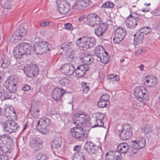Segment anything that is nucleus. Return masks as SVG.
Returning a JSON list of instances; mask_svg holds the SVG:
<instances>
[{"label":"nucleus","instance_id":"a19ab883","mask_svg":"<svg viewBox=\"0 0 160 160\" xmlns=\"http://www.w3.org/2000/svg\"><path fill=\"white\" fill-rule=\"evenodd\" d=\"M75 51L74 50H72L69 55L67 58V60L70 62H73L75 60Z\"/></svg>","mask_w":160,"mask_h":160},{"label":"nucleus","instance_id":"49530a36","mask_svg":"<svg viewBox=\"0 0 160 160\" xmlns=\"http://www.w3.org/2000/svg\"><path fill=\"white\" fill-rule=\"evenodd\" d=\"M105 160H116L112 152H107L106 155Z\"/></svg>","mask_w":160,"mask_h":160},{"label":"nucleus","instance_id":"9b49d317","mask_svg":"<svg viewBox=\"0 0 160 160\" xmlns=\"http://www.w3.org/2000/svg\"><path fill=\"white\" fill-rule=\"evenodd\" d=\"M74 66L71 63H65L60 68V70L62 73L67 75H70L74 72Z\"/></svg>","mask_w":160,"mask_h":160},{"label":"nucleus","instance_id":"09e8293b","mask_svg":"<svg viewBox=\"0 0 160 160\" xmlns=\"http://www.w3.org/2000/svg\"><path fill=\"white\" fill-rule=\"evenodd\" d=\"M69 81V79L66 78H62L59 81V83L62 86H64L66 84H68Z\"/></svg>","mask_w":160,"mask_h":160},{"label":"nucleus","instance_id":"f03ea898","mask_svg":"<svg viewBox=\"0 0 160 160\" xmlns=\"http://www.w3.org/2000/svg\"><path fill=\"white\" fill-rule=\"evenodd\" d=\"M33 51V48L30 44L27 43H21L15 47L13 54L16 58H20L25 54L27 55L31 54Z\"/></svg>","mask_w":160,"mask_h":160},{"label":"nucleus","instance_id":"a878e982","mask_svg":"<svg viewBox=\"0 0 160 160\" xmlns=\"http://www.w3.org/2000/svg\"><path fill=\"white\" fill-rule=\"evenodd\" d=\"M129 148V146L127 143H122L118 145L117 150L122 153H125L127 152Z\"/></svg>","mask_w":160,"mask_h":160},{"label":"nucleus","instance_id":"7c9ffc66","mask_svg":"<svg viewBox=\"0 0 160 160\" xmlns=\"http://www.w3.org/2000/svg\"><path fill=\"white\" fill-rule=\"evenodd\" d=\"M2 60L3 62L1 65V67L3 68L7 67L11 64L9 58L4 55L2 58Z\"/></svg>","mask_w":160,"mask_h":160},{"label":"nucleus","instance_id":"e2e57ef3","mask_svg":"<svg viewBox=\"0 0 160 160\" xmlns=\"http://www.w3.org/2000/svg\"><path fill=\"white\" fill-rule=\"evenodd\" d=\"M17 81V78H16L13 77H12L10 78V80H8V81H6L7 82H15L14 83H16V82Z\"/></svg>","mask_w":160,"mask_h":160},{"label":"nucleus","instance_id":"8fccbe9b","mask_svg":"<svg viewBox=\"0 0 160 160\" xmlns=\"http://www.w3.org/2000/svg\"><path fill=\"white\" fill-rule=\"evenodd\" d=\"M104 115L100 113H97L95 115V120H103L104 118Z\"/></svg>","mask_w":160,"mask_h":160},{"label":"nucleus","instance_id":"39448f33","mask_svg":"<svg viewBox=\"0 0 160 160\" xmlns=\"http://www.w3.org/2000/svg\"><path fill=\"white\" fill-rule=\"evenodd\" d=\"M51 123L50 120L48 118H41L37 122L36 129L42 133H46L47 128Z\"/></svg>","mask_w":160,"mask_h":160},{"label":"nucleus","instance_id":"4c0bfd02","mask_svg":"<svg viewBox=\"0 0 160 160\" xmlns=\"http://www.w3.org/2000/svg\"><path fill=\"white\" fill-rule=\"evenodd\" d=\"M110 103L109 102H107L101 100L100 99L98 102L97 105L99 108H104L106 107L107 105H109Z\"/></svg>","mask_w":160,"mask_h":160},{"label":"nucleus","instance_id":"0e129e2a","mask_svg":"<svg viewBox=\"0 0 160 160\" xmlns=\"http://www.w3.org/2000/svg\"><path fill=\"white\" fill-rule=\"evenodd\" d=\"M49 23V22L48 21H42L40 23V25L42 27H45L47 26H48Z\"/></svg>","mask_w":160,"mask_h":160},{"label":"nucleus","instance_id":"f3484780","mask_svg":"<svg viewBox=\"0 0 160 160\" xmlns=\"http://www.w3.org/2000/svg\"><path fill=\"white\" fill-rule=\"evenodd\" d=\"M90 3V0H77L76 3L72 8L76 9H82L87 7Z\"/></svg>","mask_w":160,"mask_h":160},{"label":"nucleus","instance_id":"4be33fe9","mask_svg":"<svg viewBox=\"0 0 160 160\" xmlns=\"http://www.w3.org/2000/svg\"><path fill=\"white\" fill-rule=\"evenodd\" d=\"M11 82H7L5 85L6 88L11 93H14L17 91V83Z\"/></svg>","mask_w":160,"mask_h":160},{"label":"nucleus","instance_id":"393cba45","mask_svg":"<svg viewBox=\"0 0 160 160\" xmlns=\"http://www.w3.org/2000/svg\"><path fill=\"white\" fill-rule=\"evenodd\" d=\"M62 138L61 137H56L52 141V145L54 148H58L62 144Z\"/></svg>","mask_w":160,"mask_h":160},{"label":"nucleus","instance_id":"f8f14e48","mask_svg":"<svg viewBox=\"0 0 160 160\" xmlns=\"http://www.w3.org/2000/svg\"><path fill=\"white\" fill-rule=\"evenodd\" d=\"M108 27L107 24L102 23L98 25L95 29V33L98 38L102 39L104 33Z\"/></svg>","mask_w":160,"mask_h":160},{"label":"nucleus","instance_id":"7ed1b4c3","mask_svg":"<svg viewBox=\"0 0 160 160\" xmlns=\"http://www.w3.org/2000/svg\"><path fill=\"white\" fill-rule=\"evenodd\" d=\"M13 140L8 135L3 134L0 136V151L6 153L13 150Z\"/></svg>","mask_w":160,"mask_h":160},{"label":"nucleus","instance_id":"c03bdc74","mask_svg":"<svg viewBox=\"0 0 160 160\" xmlns=\"http://www.w3.org/2000/svg\"><path fill=\"white\" fill-rule=\"evenodd\" d=\"M142 130L145 134H150L152 132V130L151 128L148 126L143 127L142 129Z\"/></svg>","mask_w":160,"mask_h":160},{"label":"nucleus","instance_id":"052dcab7","mask_svg":"<svg viewBox=\"0 0 160 160\" xmlns=\"http://www.w3.org/2000/svg\"><path fill=\"white\" fill-rule=\"evenodd\" d=\"M77 160H85V155L82 153V152H79V157Z\"/></svg>","mask_w":160,"mask_h":160},{"label":"nucleus","instance_id":"79ce46f5","mask_svg":"<svg viewBox=\"0 0 160 160\" xmlns=\"http://www.w3.org/2000/svg\"><path fill=\"white\" fill-rule=\"evenodd\" d=\"M103 120H95V122L96 123L92 126V128L96 127H104V122H102Z\"/></svg>","mask_w":160,"mask_h":160},{"label":"nucleus","instance_id":"20e7f679","mask_svg":"<svg viewBox=\"0 0 160 160\" xmlns=\"http://www.w3.org/2000/svg\"><path fill=\"white\" fill-rule=\"evenodd\" d=\"M96 42V39L95 38L86 36L79 38L76 42V44L79 47L84 50L93 47Z\"/></svg>","mask_w":160,"mask_h":160},{"label":"nucleus","instance_id":"3c124183","mask_svg":"<svg viewBox=\"0 0 160 160\" xmlns=\"http://www.w3.org/2000/svg\"><path fill=\"white\" fill-rule=\"evenodd\" d=\"M101 100L107 102H109V95L107 94H106L104 95H103L101 97Z\"/></svg>","mask_w":160,"mask_h":160},{"label":"nucleus","instance_id":"bf43d9fd","mask_svg":"<svg viewBox=\"0 0 160 160\" xmlns=\"http://www.w3.org/2000/svg\"><path fill=\"white\" fill-rule=\"evenodd\" d=\"M18 39L21 40V39H19L18 36H16L15 34V33H14L13 35L10 38V40L11 42H13L15 40H17Z\"/></svg>","mask_w":160,"mask_h":160},{"label":"nucleus","instance_id":"680f3d73","mask_svg":"<svg viewBox=\"0 0 160 160\" xmlns=\"http://www.w3.org/2000/svg\"><path fill=\"white\" fill-rule=\"evenodd\" d=\"M143 52V49L141 48L138 49L135 52V55L138 56Z\"/></svg>","mask_w":160,"mask_h":160},{"label":"nucleus","instance_id":"423d86ee","mask_svg":"<svg viewBox=\"0 0 160 160\" xmlns=\"http://www.w3.org/2000/svg\"><path fill=\"white\" fill-rule=\"evenodd\" d=\"M25 73L27 77H32L38 75L39 72L38 67L35 64L26 66L24 69Z\"/></svg>","mask_w":160,"mask_h":160},{"label":"nucleus","instance_id":"6e6552de","mask_svg":"<svg viewBox=\"0 0 160 160\" xmlns=\"http://www.w3.org/2000/svg\"><path fill=\"white\" fill-rule=\"evenodd\" d=\"M132 128L129 126H127L123 128L119 135L120 139L123 140L128 139L132 136Z\"/></svg>","mask_w":160,"mask_h":160},{"label":"nucleus","instance_id":"a211bd4d","mask_svg":"<svg viewBox=\"0 0 160 160\" xmlns=\"http://www.w3.org/2000/svg\"><path fill=\"white\" fill-rule=\"evenodd\" d=\"M145 81L144 82V85L148 87L153 86L157 84L158 81L155 77L146 76L145 78Z\"/></svg>","mask_w":160,"mask_h":160},{"label":"nucleus","instance_id":"5fc2aeb1","mask_svg":"<svg viewBox=\"0 0 160 160\" xmlns=\"http://www.w3.org/2000/svg\"><path fill=\"white\" fill-rule=\"evenodd\" d=\"M122 158V157L121 154L118 152H115V159L116 160H121Z\"/></svg>","mask_w":160,"mask_h":160},{"label":"nucleus","instance_id":"c756f323","mask_svg":"<svg viewBox=\"0 0 160 160\" xmlns=\"http://www.w3.org/2000/svg\"><path fill=\"white\" fill-rule=\"evenodd\" d=\"M104 52V48L101 45L96 47L94 50V54L98 57H100Z\"/></svg>","mask_w":160,"mask_h":160},{"label":"nucleus","instance_id":"ea45409f","mask_svg":"<svg viewBox=\"0 0 160 160\" xmlns=\"http://www.w3.org/2000/svg\"><path fill=\"white\" fill-rule=\"evenodd\" d=\"M36 160H48V158L45 155L38 153L36 155Z\"/></svg>","mask_w":160,"mask_h":160},{"label":"nucleus","instance_id":"cd10ccee","mask_svg":"<svg viewBox=\"0 0 160 160\" xmlns=\"http://www.w3.org/2000/svg\"><path fill=\"white\" fill-rule=\"evenodd\" d=\"M38 107L32 103L30 111L31 114L35 118H37L39 115V111L38 109Z\"/></svg>","mask_w":160,"mask_h":160},{"label":"nucleus","instance_id":"69168bd1","mask_svg":"<svg viewBox=\"0 0 160 160\" xmlns=\"http://www.w3.org/2000/svg\"><path fill=\"white\" fill-rule=\"evenodd\" d=\"M7 156L3 154L0 155V160H8Z\"/></svg>","mask_w":160,"mask_h":160},{"label":"nucleus","instance_id":"864d4df0","mask_svg":"<svg viewBox=\"0 0 160 160\" xmlns=\"http://www.w3.org/2000/svg\"><path fill=\"white\" fill-rule=\"evenodd\" d=\"M11 92H5L4 93V95L3 98L5 99H10L11 98L12 95Z\"/></svg>","mask_w":160,"mask_h":160},{"label":"nucleus","instance_id":"4d7b16f0","mask_svg":"<svg viewBox=\"0 0 160 160\" xmlns=\"http://www.w3.org/2000/svg\"><path fill=\"white\" fill-rule=\"evenodd\" d=\"M64 25L65 28L66 29H73L72 24L70 23H65Z\"/></svg>","mask_w":160,"mask_h":160},{"label":"nucleus","instance_id":"412c9836","mask_svg":"<svg viewBox=\"0 0 160 160\" xmlns=\"http://www.w3.org/2000/svg\"><path fill=\"white\" fill-rule=\"evenodd\" d=\"M80 59L85 63L84 64H86L88 66L92 63L94 60V58L90 54H85L83 57L80 58Z\"/></svg>","mask_w":160,"mask_h":160},{"label":"nucleus","instance_id":"72a5a7b5","mask_svg":"<svg viewBox=\"0 0 160 160\" xmlns=\"http://www.w3.org/2000/svg\"><path fill=\"white\" fill-rule=\"evenodd\" d=\"M33 47V50L37 54H41L44 53L38 43H36Z\"/></svg>","mask_w":160,"mask_h":160},{"label":"nucleus","instance_id":"bb28decb","mask_svg":"<svg viewBox=\"0 0 160 160\" xmlns=\"http://www.w3.org/2000/svg\"><path fill=\"white\" fill-rule=\"evenodd\" d=\"M38 43L44 52L50 51L51 48V45L47 42L44 41H40Z\"/></svg>","mask_w":160,"mask_h":160},{"label":"nucleus","instance_id":"9d476101","mask_svg":"<svg viewBox=\"0 0 160 160\" xmlns=\"http://www.w3.org/2000/svg\"><path fill=\"white\" fill-rule=\"evenodd\" d=\"M146 89L142 86L137 87L134 91V94L136 99L140 102H142L144 100V96L145 94Z\"/></svg>","mask_w":160,"mask_h":160},{"label":"nucleus","instance_id":"a18cd8bd","mask_svg":"<svg viewBox=\"0 0 160 160\" xmlns=\"http://www.w3.org/2000/svg\"><path fill=\"white\" fill-rule=\"evenodd\" d=\"M2 4L3 7L6 9H10L12 7L10 2H5L4 1H2Z\"/></svg>","mask_w":160,"mask_h":160},{"label":"nucleus","instance_id":"b1692460","mask_svg":"<svg viewBox=\"0 0 160 160\" xmlns=\"http://www.w3.org/2000/svg\"><path fill=\"white\" fill-rule=\"evenodd\" d=\"M130 16L135 18L136 22H137V25L142 23L145 19V17L144 15H140L136 13L133 12L130 14Z\"/></svg>","mask_w":160,"mask_h":160},{"label":"nucleus","instance_id":"4468645a","mask_svg":"<svg viewBox=\"0 0 160 160\" xmlns=\"http://www.w3.org/2000/svg\"><path fill=\"white\" fill-rule=\"evenodd\" d=\"M58 10L59 12L63 14H66L69 11L70 6L68 3L63 1L57 5Z\"/></svg>","mask_w":160,"mask_h":160},{"label":"nucleus","instance_id":"c85d7f7f","mask_svg":"<svg viewBox=\"0 0 160 160\" xmlns=\"http://www.w3.org/2000/svg\"><path fill=\"white\" fill-rule=\"evenodd\" d=\"M27 30L23 27H20L14 33L20 39L21 37L24 36L27 33Z\"/></svg>","mask_w":160,"mask_h":160},{"label":"nucleus","instance_id":"f704fd0d","mask_svg":"<svg viewBox=\"0 0 160 160\" xmlns=\"http://www.w3.org/2000/svg\"><path fill=\"white\" fill-rule=\"evenodd\" d=\"M11 133L15 132L18 127V125L14 122L9 121Z\"/></svg>","mask_w":160,"mask_h":160},{"label":"nucleus","instance_id":"13d9d810","mask_svg":"<svg viewBox=\"0 0 160 160\" xmlns=\"http://www.w3.org/2000/svg\"><path fill=\"white\" fill-rule=\"evenodd\" d=\"M81 148V146L80 145H77L75 146L74 148V150L76 152H78L79 155V153L81 152L80 150Z\"/></svg>","mask_w":160,"mask_h":160},{"label":"nucleus","instance_id":"de8ad7c7","mask_svg":"<svg viewBox=\"0 0 160 160\" xmlns=\"http://www.w3.org/2000/svg\"><path fill=\"white\" fill-rule=\"evenodd\" d=\"M4 112L5 116H11V113L12 112L14 113L15 111H11L10 108H6L4 109Z\"/></svg>","mask_w":160,"mask_h":160},{"label":"nucleus","instance_id":"5701e85b","mask_svg":"<svg viewBox=\"0 0 160 160\" xmlns=\"http://www.w3.org/2000/svg\"><path fill=\"white\" fill-rule=\"evenodd\" d=\"M144 37L143 34L141 33L138 31L134 35L133 41L134 44L137 45L141 43L143 38Z\"/></svg>","mask_w":160,"mask_h":160},{"label":"nucleus","instance_id":"c9c22d12","mask_svg":"<svg viewBox=\"0 0 160 160\" xmlns=\"http://www.w3.org/2000/svg\"><path fill=\"white\" fill-rule=\"evenodd\" d=\"M73 44L72 42H69L65 43L63 44L62 47H61V48L63 49L64 50L67 51L72 48Z\"/></svg>","mask_w":160,"mask_h":160},{"label":"nucleus","instance_id":"603ef678","mask_svg":"<svg viewBox=\"0 0 160 160\" xmlns=\"http://www.w3.org/2000/svg\"><path fill=\"white\" fill-rule=\"evenodd\" d=\"M82 87L83 89L84 92H87L89 89V87L88 84L86 82H84L82 84Z\"/></svg>","mask_w":160,"mask_h":160},{"label":"nucleus","instance_id":"dca6fc26","mask_svg":"<svg viewBox=\"0 0 160 160\" xmlns=\"http://www.w3.org/2000/svg\"><path fill=\"white\" fill-rule=\"evenodd\" d=\"M89 70V66L86 64H82L78 66L75 72L77 77L81 78L83 76L85 72Z\"/></svg>","mask_w":160,"mask_h":160},{"label":"nucleus","instance_id":"774afa93","mask_svg":"<svg viewBox=\"0 0 160 160\" xmlns=\"http://www.w3.org/2000/svg\"><path fill=\"white\" fill-rule=\"evenodd\" d=\"M22 88L24 91H28L30 90V87L28 84H25Z\"/></svg>","mask_w":160,"mask_h":160},{"label":"nucleus","instance_id":"338daca9","mask_svg":"<svg viewBox=\"0 0 160 160\" xmlns=\"http://www.w3.org/2000/svg\"><path fill=\"white\" fill-rule=\"evenodd\" d=\"M114 75L113 74H111L107 76V79L109 80L110 81L113 82V81Z\"/></svg>","mask_w":160,"mask_h":160},{"label":"nucleus","instance_id":"58836bf2","mask_svg":"<svg viewBox=\"0 0 160 160\" xmlns=\"http://www.w3.org/2000/svg\"><path fill=\"white\" fill-rule=\"evenodd\" d=\"M140 149L143 148L145 146L146 140L144 138H140L136 141Z\"/></svg>","mask_w":160,"mask_h":160},{"label":"nucleus","instance_id":"ddd939ff","mask_svg":"<svg viewBox=\"0 0 160 160\" xmlns=\"http://www.w3.org/2000/svg\"><path fill=\"white\" fill-rule=\"evenodd\" d=\"M88 24L92 27H95L97 25V22H99L100 19L98 16L96 14L91 13L87 17Z\"/></svg>","mask_w":160,"mask_h":160},{"label":"nucleus","instance_id":"0eeeda50","mask_svg":"<svg viewBox=\"0 0 160 160\" xmlns=\"http://www.w3.org/2000/svg\"><path fill=\"white\" fill-rule=\"evenodd\" d=\"M127 34L125 28H118L116 30L113 41L115 43H118L125 37Z\"/></svg>","mask_w":160,"mask_h":160},{"label":"nucleus","instance_id":"6e6d98bb","mask_svg":"<svg viewBox=\"0 0 160 160\" xmlns=\"http://www.w3.org/2000/svg\"><path fill=\"white\" fill-rule=\"evenodd\" d=\"M120 62L122 63V65L124 66L127 65L129 63L128 59L126 58L121 59Z\"/></svg>","mask_w":160,"mask_h":160},{"label":"nucleus","instance_id":"6ab92c4d","mask_svg":"<svg viewBox=\"0 0 160 160\" xmlns=\"http://www.w3.org/2000/svg\"><path fill=\"white\" fill-rule=\"evenodd\" d=\"M136 20L132 16H130V14L126 20V25L127 28L130 29L134 28L137 25V22H136Z\"/></svg>","mask_w":160,"mask_h":160},{"label":"nucleus","instance_id":"1a4fd4ad","mask_svg":"<svg viewBox=\"0 0 160 160\" xmlns=\"http://www.w3.org/2000/svg\"><path fill=\"white\" fill-rule=\"evenodd\" d=\"M66 92L65 90L62 88H56L53 90L52 97L54 100L62 102V97Z\"/></svg>","mask_w":160,"mask_h":160},{"label":"nucleus","instance_id":"f257e3e1","mask_svg":"<svg viewBox=\"0 0 160 160\" xmlns=\"http://www.w3.org/2000/svg\"><path fill=\"white\" fill-rule=\"evenodd\" d=\"M85 117L81 114H75L72 117V121L76 126L71 129L72 136L79 141L87 139L89 130H86L82 127V124L85 122Z\"/></svg>","mask_w":160,"mask_h":160},{"label":"nucleus","instance_id":"2f4dec72","mask_svg":"<svg viewBox=\"0 0 160 160\" xmlns=\"http://www.w3.org/2000/svg\"><path fill=\"white\" fill-rule=\"evenodd\" d=\"M3 128L7 133L11 134L9 121H5L3 123Z\"/></svg>","mask_w":160,"mask_h":160},{"label":"nucleus","instance_id":"aec40b11","mask_svg":"<svg viewBox=\"0 0 160 160\" xmlns=\"http://www.w3.org/2000/svg\"><path fill=\"white\" fill-rule=\"evenodd\" d=\"M42 143V142L39 138H33L30 142L31 148L34 151H37L39 148L40 145Z\"/></svg>","mask_w":160,"mask_h":160},{"label":"nucleus","instance_id":"2eb2a0df","mask_svg":"<svg viewBox=\"0 0 160 160\" xmlns=\"http://www.w3.org/2000/svg\"><path fill=\"white\" fill-rule=\"evenodd\" d=\"M84 148L88 153L91 154H94L98 151L96 145L91 142H86L84 145Z\"/></svg>","mask_w":160,"mask_h":160},{"label":"nucleus","instance_id":"473e14b6","mask_svg":"<svg viewBox=\"0 0 160 160\" xmlns=\"http://www.w3.org/2000/svg\"><path fill=\"white\" fill-rule=\"evenodd\" d=\"M138 31L141 34H143V35H146L148 34H150L152 32V29L148 27H145L142 28Z\"/></svg>","mask_w":160,"mask_h":160},{"label":"nucleus","instance_id":"37998d69","mask_svg":"<svg viewBox=\"0 0 160 160\" xmlns=\"http://www.w3.org/2000/svg\"><path fill=\"white\" fill-rule=\"evenodd\" d=\"M130 147L134 149H140L136 141H131L130 143Z\"/></svg>","mask_w":160,"mask_h":160},{"label":"nucleus","instance_id":"e433bc0d","mask_svg":"<svg viewBox=\"0 0 160 160\" xmlns=\"http://www.w3.org/2000/svg\"><path fill=\"white\" fill-rule=\"evenodd\" d=\"M98 58L100 61L104 64L107 63L110 59L109 56L103 55V54H102L100 57H98Z\"/></svg>","mask_w":160,"mask_h":160}]
</instances>
